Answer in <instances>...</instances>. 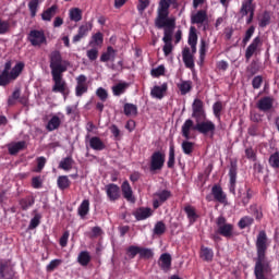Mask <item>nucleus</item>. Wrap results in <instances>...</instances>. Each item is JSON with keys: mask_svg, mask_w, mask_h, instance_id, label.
<instances>
[{"mask_svg": "<svg viewBox=\"0 0 279 279\" xmlns=\"http://www.w3.org/2000/svg\"><path fill=\"white\" fill-rule=\"evenodd\" d=\"M216 131L217 125L208 119L206 109L204 108V101L199 98L194 99L192 104V119H186L181 126L183 138H185V141H191V138H193L191 132H198V134H202L203 136L215 138Z\"/></svg>", "mask_w": 279, "mask_h": 279, "instance_id": "obj_1", "label": "nucleus"}, {"mask_svg": "<svg viewBox=\"0 0 279 279\" xmlns=\"http://www.w3.org/2000/svg\"><path fill=\"white\" fill-rule=\"evenodd\" d=\"M255 247V279H272L274 277L271 276V274L274 272V268L271 267V259L267 257V250L269 248V238H267V233L265 231H259V233L257 234Z\"/></svg>", "mask_w": 279, "mask_h": 279, "instance_id": "obj_2", "label": "nucleus"}, {"mask_svg": "<svg viewBox=\"0 0 279 279\" xmlns=\"http://www.w3.org/2000/svg\"><path fill=\"white\" fill-rule=\"evenodd\" d=\"M50 70L52 75V81L54 85L52 86V93H60L66 97V81L62 78V74L66 73L71 62L69 60L62 59V52L60 50H53L49 54Z\"/></svg>", "mask_w": 279, "mask_h": 279, "instance_id": "obj_3", "label": "nucleus"}, {"mask_svg": "<svg viewBox=\"0 0 279 279\" xmlns=\"http://www.w3.org/2000/svg\"><path fill=\"white\" fill-rule=\"evenodd\" d=\"M25 69V63L19 62L12 68V61H7L4 63V69L0 74V85L10 84L11 80H17L19 75L23 73V70Z\"/></svg>", "mask_w": 279, "mask_h": 279, "instance_id": "obj_4", "label": "nucleus"}, {"mask_svg": "<svg viewBox=\"0 0 279 279\" xmlns=\"http://www.w3.org/2000/svg\"><path fill=\"white\" fill-rule=\"evenodd\" d=\"M171 5L175 9L178 8V1L171 0H160L159 7L157 10V17L155 19V23H167L168 21H175L173 17H169V8Z\"/></svg>", "mask_w": 279, "mask_h": 279, "instance_id": "obj_5", "label": "nucleus"}, {"mask_svg": "<svg viewBox=\"0 0 279 279\" xmlns=\"http://www.w3.org/2000/svg\"><path fill=\"white\" fill-rule=\"evenodd\" d=\"M216 234H220V236H225V239H232V236H234V225L229 223L226 217L219 216L216 219Z\"/></svg>", "mask_w": 279, "mask_h": 279, "instance_id": "obj_6", "label": "nucleus"}, {"mask_svg": "<svg viewBox=\"0 0 279 279\" xmlns=\"http://www.w3.org/2000/svg\"><path fill=\"white\" fill-rule=\"evenodd\" d=\"M167 160V155L160 150H156L151 154L149 160V171L151 173H158L165 169V162Z\"/></svg>", "mask_w": 279, "mask_h": 279, "instance_id": "obj_7", "label": "nucleus"}, {"mask_svg": "<svg viewBox=\"0 0 279 279\" xmlns=\"http://www.w3.org/2000/svg\"><path fill=\"white\" fill-rule=\"evenodd\" d=\"M157 29H163L162 41L169 44L173 40V31L175 29V20H168L167 22L155 23Z\"/></svg>", "mask_w": 279, "mask_h": 279, "instance_id": "obj_8", "label": "nucleus"}, {"mask_svg": "<svg viewBox=\"0 0 279 279\" xmlns=\"http://www.w3.org/2000/svg\"><path fill=\"white\" fill-rule=\"evenodd\" d=\"M27 39L33 47H40L41 45L47 44V37L45 36L44 31H38V29L31 31Z\"/></svg>", "mask_w": 279, "mask_h": 279, "instance_id": "obj_9", "label": "nucleus"}, {"mask_svg": "<svg viewBox=\"0 0 279 279\" xmlns=\"http://www.w3.org/2000/svg\"><path fill=\"white\" fill-rule=\"evenodd\" d=\"M88 77L84 74H80L76 77V87H75V95L76 97H82L85 93H88V84L86 83Z\"/></svg>", "mask_w": 279, "mask_h": 279, "instance_id": "obj_10", "label": "nucleus"}, {"mask_svg": "<svg viewBox=\"0 0 279 279\" xmlns=\"http://www.w3.org/2000/svg\"><path fill=\"white\" fill-rule=\"evenodd\" d=\"M105 191L109 202H117L121 197V189L114 183L107 184Z\"/></svg>", "mask_w": 279, "mask_h": 279, "instance_id": "obj_11", "label": "nucleus"}, {"mask_svg": "<svg viewBox=\"0 0 279 279\" xmlns=\"http://www.w3.org/2000/svg\"><path fill=\"white\" fill-rule=\"evenodd\" d=\"M171 197V191L168 190H162L161 192H157L154 194V199H153V207L155 209L160 208L161 204H165L167 199Z\"/></svg>", "mask_w": 279, "mask_h": 279, "instance_id": "obj_12", "label": "nucleus"}, {"mask_svg": "<svg viewBox=\"0 0 279 279\" xmlns=\"http://www.w3.org/2000/svg\"><path fill=\"white\" fill-rule=\"evenodd\" d=\"M238 165L236 161L232 160L230 162V168H229V178H230V185H229V191L230 193H234L236 191V173H238Z\"/></svg>", "mask_w": 279, "mask_h": 279, "instance_id": "obj_13", "label": "nucleus"}, {"mask_svg": "<svg viewBox=\"0 0 279 279\" xmlns=\"http://www.w3.org/2000/svg\"><path fill=\"white\" fill-rule=\"evenodd\" d=\"M211 195L215 202H218L219 204H226V202L228 201V196L226 195L223 189L219 184H215L211 187Z\"/></svg>", "mask_w": 279, "mask_h": 279, "instance_id": "obj_14", "label": "nucleus"}, {"mask_svg": "<svg viewBox=\"0 0 279 279\" xmlns=\"http://www.w3.org/2000/svg\"><path fill=\"white\" fill-rule=\"evenodd\" d=\"M256 106L260 112H269L274 108V98L271 96L262 97Z\"/></svg>", "mask_w": 279, "mask_h": 279, "instance_id": "obj_15", "label": "nucleus"}, {"mask_svg": "<svg viewBox=\"0 0 279 279\" xmlns=\"http://www.w3.org/2000/svg\"><path fill=\"white\" fill-rule=\"evenodd\" d=\"M260 45H263V40L260 39V37L259 36L255 37L253 39V41L250 44V46L246 48L245 59L252 60V56H254V53H256V51L258 50V47H260Z\"/></svg>", "mask_w": 279, "mask_h": 279, "instance_id": "obj_16", "label": "nucleus"}, {"mask_svg": "<svg viewBox=\"0 0 279 279\" xmlns=\"http://www.w3.org/2000/svg\"><path fill=\"white\" fill-rule=\"evenodd\" d=\"M206 21H208V13L206 10H198L191 16L192 25H204Z\"/></svg>", "mask_w": 279, "mask_h": 279, "instance_id": "obj_17", "label": "nucleus"}, {"mask_svg": "<svg viewBox=\"0 0 279 279\" xmlns=\"http://www.w3.org/2000/svg\"><path fill=\"white\" fill-rule=\"evenodd\" d=\"M183 62L186 69H195V59L191 53V48L185 47L182 51Z\"/></svg>", "mask_w": 279, "mask_h": 279, "instance_id": "obj_18", "label": "nucleus"}, {"mask_svg": "<svg viewBox=\"0 0 279 279\" xmlns=\"http://www.w3.org/2000/svg\"><path fill=\"white\" fill-rule=\"evenodd\" d=\"M133 217H135L136 221H145V219L151 217V208L140 207L133 211Z\"/></svg>", "mask_w": 279, "mask_h": 279, "instance_id": "obj_19", "label": "nucleus"}, {"mask_svg": "<svg viewBox=\"0 0 279 279\" xmlns=\"http://www.w3.org/2000/svg\"><path fill=\"white\" fill-rule=\"evenodd\" d=\"M121 189L124 199L134 204V202H136V198H134V192L132 191V185H130V182L124 181L121 185Z\"/></svg>", "mask_w": 279, "mask_h": 279, "instance_id": "obj_20", "label": "nucleus"}, {"mask_svg": "<svg viewBox=\"0 0 279 279\" xmlns=\"http://www.w3.org/2000/svg\"><path fill=\"white\" fill-rule=\"evenodd\" d=\"M168 88L167 83H163L161 86L155 85L150 90V96L154 97V99H162Z\"/></svg>", "mask_w": 279, "mask_h": 279, "instance_id": "obj_21", "label": "nucleus"}, {"mask_svg": "<svg viewBox=\"0 0 279 279\" xmlns=\"http://www.w3.org/2000/svg\"><path fill=\"white\" fill-rule=\"evenodd\" d=\"M171 260H172L171 254L169 253L161 254L158 260V265L160 269H162V271H169V269H171Z\"/></svg>", "mask_w": 279, "mask_h": 279, "instance_id": "obj_22", "label": "nucleus"}, {"mask_svg": "<svg viewBox=\"0 0 279 279\" xmlns=\"http://www.w3.org/2000/svg\"><path fill=\"white\" fill-rule=\"evenodd\" d=\"M184 213L189 219L190 226H193L197 219H199V215H197V210L192 205H186L184 207Z\"/></svg>", "mask_w": 279, "mask_h": 279, "instance_id": "obj_23", "label": "nucleus"}, {"mask_svg": "<svg viewBox=\"0 0 279 279\" xmlns=\"http://www.w3.org/2000/svg\"><path fill=\"white\" fill-rule=\"evenodd\" d=\"M14 278V270L8 263H0V279Z\"/></svg>", "mask_w": 279, "mask_h": 279, "instance_id": "obj_24", "label": "nucleus"}, {"mask_svg": "<svg viewBox=\"0 0 279 279\" xmlns=\"http://www.w3.org/2000/svg\"><path fill=\"white\" fill-rule=\"evenodd\" d=\"M117 58V50L112 46L107 47V51L100 56V62H114Z\"/></svg>", "mask_w": 279, "mask_h": 279, "instance_id": "obj_25", "label": "nucleus"}, {"mask_svg": "<svg viewBox=\"0 0 279 279\" xmlns=\"http://www.w3.org/2000/svg\"><path fill=\"white\" fill-rule=\"evenodd\" d=\"M199 257L202 260H205V263H213V258H215V252L213 248L203 245L201 246Z\"/></svg>", "mask_w": 279, "mask_h": 279, "instance_id": "obj_26", "label": "nucleus"}, {"mask_svg": "<svg viewBox=\"0 0 279 279\" xmlns=\"http://www.w3.org/2000/svg\"><path fill=\"white\" fill-rule=\"evenodd\" d=\"M89 147L94 149V151H104V149H106V144L104 143V141H101L100 137L93 136L89 140Z\"/></svg>", "mask_w": 279, "mask_h": 279, "instance_id": "obj_27", "label": "nucleus"}, {"mask_svg": "<svg viewBox=\"0 0 279 279\" xmlns=\"http://www.w3.org/2000/svg\"><path fill=\"white\" fill-rule=\"evenodd\" d=\"M27 148V142L26 141H20L9 146V154L11 156H16L19 151H23V149Z\"/></svg>", "mask_w": 279, "mask_h": 279, "instance_id": "obj_28", "label": "nucleus"}, {"mask_svg": "<svg viewBox=\"0 0 279 279\" xmlns=\"http://www.w3.org/2000/svg\"><path fill=\"white\" fill-rule=\"evenodd\" d=\"M60 125H62V120H60V117L52 116L46 124V130L47 132H54V130H59Z\"/></svg>", "mask_w": 279, "mask_h": 279, "instance_id": "obj_29", "label": "nucleus"}, {"mask_svg": "<svg viewBox=\"0 0 279 279\" xmlns=\"http://www.w3.org/2000/svg\"><path fill=\"white\" fill-rule=\"evenodd\" d=\"M254 12H256V7H248L246 9L241 8L240 9V14L242 16V19L244 16H247L246 19V25H251V23L254 21Z\"/></svg>", "mask_w": 279, "mask_h": 279, "instance_id": "obj_30", "label": "nucleus"}, {"mask_svg": "<svg viewBox=\"0 0 279 279\" xmlns=\"http://www.w3.org/2000/svg\"><path fill=\"white\" fill-rule=\"evenodd\" d=\"M128 88H130V84L129 83H118L116 85H113L111 87V90L114 95V97H121V95L125 94V90H128Z\"/></svg>", "mask_w": 279, "mask_h": 279, "instance_id": "obj_31", "label": "nucleus"}, {"mask_svg": "<svg viewBox=\"0 0 279 279\" xmlns=\"http://www.w3.org/2000/svg\"><path fill=\"white\" fill-rule=\"evenodd\" d=\"M73 165H75V160H73V157L68 156L60 161L59 169H62L63 171H71V169H73Z\"/></svg>", "mask_w": 279, "mask_h": 279, "instance_id": "obj_32", "label": "nucleus"}, {"mask_svg": "<svg viewBox=\"0 0 279 279\" xmlns=\"http://www.w3.org/2000/svg\"><path fill=\"white\" fill-rule=\"evenodd\" d=\"M252 197H254V190H252L251 187H246L244 193H240L242 206H247Z\"/></svg>", "mask_w": 279, "mask_h": 279, "instance_id": "obj_33", "label": "nucleus"}, {"mask_svg": "<svg viewBox=\"0 0 279 279\" xmlns=\"http://www.w3.org/2000/svg\"><path fill=\"white\" fill-rule=\"evenodd\" d=\"M80 217L84 219L88 213H90V201L84 199L77 208Z\"/></svg>", "mask_w": 279, "mask_h": 279, "instance_id": "obj_34", "label": "nucleus"}, {"mask_svg": "<svg viewBox=\"0 0 279 279\" xmlns=\"http://www.w3.org/2000/svg\"><path fill=\"white\" fill-rule=\"evenodd\" d=\"M34 204H36V198L34 196H26L20 199L22 210H29Z\"/></svg>", "mask_w": 279, "mask_h": 279, "instance_id": "obj_35", "label": "nucleus"}, {"mask_svg": "<svg viewBox=\"0 0 279 279\" xmlns=\"http://www.w3.org/2000/svg\"><path fill=\"white\" fill-rule=\"evenodd\" d=\"M57 185L60 191H66V189L71 187V180H69L68 175H60L57 179Z\"/></svg>", "mask_w": 279, "mask_h": 279, "instance_id": "obj_36", "label": "nucleus"}, {"mask_svg": "<svg viewBox=\"0 0 279 279\" xmlns=\"http://www.w3.org/2000/svg\"><path fill=\"white\" fill-rule=\"evenodd\" d=\"M177 86H178L181 95H189V93H191V90H193V82H191V81H182Z\"/></svg>", "mask_w": 279, "mask_h": 279, "instance_id": "obj_37", "label": "nucleus"}, {"mask_svg": "<svg viewBox=\"0 0 279 279\" xmlns=\"http://www.w3.org/2000/svg\"><path fill=\"white\" fill-rule=\"evenodd\" d=\"M58 12V5L53 4L41 13L43 21H51L54 14Z\"/></svg>", "mask_w": 279, "mask_h": 279, "instance_id": "obj_38", "label": "nucleus"}, {"mask_svg": "<svg viewBox=\"0 0 279 279\" xmlns=\"http://www.w3.org/2000/svg\"><path fill=\"white\" fill-rule=\"evenodd\" d=\"M140 258L142 260H151L154 258V250L140 246Z\"/></svg>", "mask_w": 279, "mask_h": 279, "instance_id": "obj_39", "label": "nucleus"}, {"mask_svg": "<svg viewBox=\"0 0 279 279\" xmlns=\"http://www.w3.org/2000/svg\"><path fill=\"white\" fill-rule=\"evenodd\" d=\"M181 147L185 156H191L193 154V150L195 149V143L189 142V140H185L182 142Z\"/></svg>", "mask_w": 279, "mask_h": 279, "instance_id": "obj_40", "label": "nucleus"}, {"mask_svg": "<svg viewBox=\"0 0 279 279\" xmlns=\"http://www.w3.org/2000/svg\"><path fill=\"white\" fill-rule=\"evenodd\" d=\"M77 263H80L82 267H87L88 263H90V253H88V251H82L77 256Z\"/></svg>", "mask_w": 279, "mask_h": 279, "instance_id": "obj_41", "label": "nucleus"}, {"mask_svg": "<svg viewBox=\"0 0 279 279\" xmlns=\"http://www.w3.org/2000/svg\"><path fill=\"white\" fill-rule=\"evenodd\" d=\"M124 114L125 117H132V114L136 117L138 114V107L130 102L124 104Z\"/></svg>", "mask_w": 279, "mask_h": 279, "instance_id": "obj_42", "label": "nucleus"}, {"mask_svg": "<svg viewBox=\"0 0 279 279\" xmlns=\"http://www.w3.org/2000/svg\"><path fill=\"white\" fill-rule=\"evenodd\" d=\"M153 232L156 236H162L167 232V225L163 221H157L153 229Z\"/></svg>", "mask_w": 279, "mask_h": 279, "instance_id": "obj_43", "label": "nucleus"}, {"mask_svg": "<svg viewBox=\"0 0 279 279\" xmlns=\"http://www.w3.org/2000/svg\"><path fill=\"white\" fill-rule=\"evenodd\" d=\"M69 16H70V21H73L74 23H80V21H82V9L80 8L71 9Z\"/></svg>", "mask_w": 279, "mask_h": 279, "instance_id": "obj_44", "label": "nucleus"}, {"mask_svg": "<svg viewBox=\"0 0 279 279\" xmlns=\"http://www.w3.org/2000/svg\"><path fill=\"white\" fill-rule=\"evenodd\" d=\"M252 223H254V218L250 216H245L240 219V221L238 222V226L240 230H245V228H250Z\"/></svg>", "mask_w": 279, "mask_h": 279, "instance_id": "obj_45", "label": "nucleus"}, {"mask_svg": "<svg viewBox=\"0 0 279 279\" xmlns=\"http://www.w3.org/2000/svg\"><path fill=\"white\" fill-rule=\"evenodd\" d=\"M223 111V102L221 101H216L213 105V112L216 119H218V121H221V112Z\"/></svg>", "mask_w": 279, "mask_h": 279, "instance_id": "obj_46", "label": "nucleus"}, {"mask_svg": "<svg viewBox=\"0 0 279 279\" xmlns=\"http://www.w3.org/2000/svg\"><path fill=\"white\" fill-rule=\"evenodd\" d=\"M167 167L168 169H173L175 167V148L173 146H170V149H169Z\"/></svg>", "mask_w": 279, "mask_h": 279, "instance_id": "obj_47", "label": "nucleus"}, {"mask_svg": "<svg viewBox=\"0 0 279 279\" xmlns=\"http://www.w3.org/2000/svg\"><path fill=\"white\" fill-rule=\"evenodd\" d=\"M268 165L272 169H279V151H275L274 154L270 155L268 159Z\"/></svg>", "mask_w": 279, "mask_h": 279, "instance_id": "obj_48", "label": "nucleus"}, {"mask_svg": "<svg viewBox=\"0 0 279 279\" xmlns=\"http://www.w3.org/2000/svg\"><path fill=\"white\" fill-rule=\"evenodd\" d=\"M187 43L189 45H197V28L195 26L190 27Z\"/></svg>", "mask_w": 279, "mask_h": 279, "instance_id": "obj_49", "label": "nucleus"}, {"mask_svg": "<svg viewBox=\"0 0 279 279\" xmlns=\"http://www.w3.org/2000/svg\"><path fill=\"white\" fill-rule=\"evenodd\" d=\"M93 29V23L87 22L83 25H81L78 27V34H81V36H84L86 38V36H88V33Z\"/></svg>", "mask_w": 279, "mask_h": 279, "instance_id": "obj_50", "label": "nucleus"}, {"mask_svg": "<svg viewBox=\"0 0 279 279\" xmlns=\"http://www.w3.org/2000/svg\"><path fill=\"white\" fill-rule=\"evenodd\" d=\"M39 1L38 0H31L28 2V10L31 12V16L32 19L36 17V14L38 12V5H39Z\"/></svg>", "mask_w": 279, "mask_h": 279, "instance_id": "obj_51", "label": "nucleus"}, {"mask_svg": "<svg viewBox=\"0 0 279 279\" xmlns=\"http://www.w3.org/2000/svg\"><path fill=\"white\" fill-rule=\"evenodd\" d=\"M89 45H97L98 47L104 45V34L101 32L94 34Z\"/></svg>", "mask_w": 279, "mask_h": 279, "instance_id": "obj_52", "label": "nucleus"}, {"mask_svg": "<svg viewBox=\"0 0 279 279\" xmlns=\"http://www.w3.org/2000/svg\"><path fill=\"white\" fill-rule=\"evenodd\" d=\"M269 23H271V15L269 14V12L265 11L259 19V27H267Z\"/></svg>", "mask_w": 279, "mask_h": 279, "instance_id": "obj_53", "label": "nucleus"}, {"mask_svg": "<svg viewBox=\"0 0 279 279\" xmlns=\"http://www.w3.org/2000/svg\"><path fill=\"white\" fill-rule=\"evenodd\" d=\"M246 73L248 77H254L258 73V64L255 61H252L251 64L246 68Z\"/></svg>", "mask_w": 279, "mask_h": 279, "instance_id": "obj_54", "label": "nucleus"}, {"mask_svg": "<svg viewBox=\"0 0 279 279\" xmlns=\"http://www.w3.org/2000/svg\"><path fill=\"white\" fill-rule=\"evenodd\" d=\"M208 50V44H206V40H201V47H199V60L201 62H204L206 59V51Z\"/></svg>", "mask_w": 279, "mask_h": 279, "instance_id": "obj_55", "label": "nucleus"}, {"mask_svg": "<svg viewBox=\"0 0 279 279\" xmlns=\"http://www.w3.org/2000/svg\"><path fill=\"white\" fill-rule=\"evenodd\" d=\"M96 97L100 99V101H108V90L104 87H98L96 90Z\"/></svg>", "mask_w": 279, "mask_h": 279, "instance_id": "obj_56", "label": "nucleus"}, {"mask_svg": "<svg viewBox=\"0 0 279 279\" xmlns=\"http://www.w3.org/2000/svg\"><path fill=\"white\" fill-rule=\"evenodd\" d=\"M140 250L141 246H136V245H131L128 247L126 250V254L129 256V258H136V255H140Z\"/></svg>", "mask_w": 279, "mask_h": 279, "instance_id": "obj_57", "label": "nucleus"}, {"mask_svg": "<svg viewBox=\"0 0 279 279\" xmlns=\"http://www.w3.org/2000/svg\"><path fill=\"white\" fill-rule=\"evenodd\" d=\"M60 265H62V259H52L46 267V270L51 272V271H56V269H58V267H60Z\"/></svg>", "mask_w": 279, "mask_h": 279, "instance_id": "obj_58", "label": "nucleus"}, {"mask_svg": "<svg viewBox=\"0 0 279 279\" xmlns=\"http://www.w3.org/2000/svg\"><path fill=\"white\" fill-rule=\"evenodd\" d=\"M86 56L90 62H95L99 58V50L97 48H92L87 50Z\"/></svg>", "mask_w": 279, "mask_h": 279, "instance_id": "obj_59", "label": "nucleus"}, {"mask_svg": "<svg viewBox=\"0 0 279 279\" xmlns=\"http://www.w3.org/2000/svg\"><path fill=\"white\" fill-rule=\"evenodd\" d=\"M40 214L35 215L29 222L28 229L35 230V228H38L40 226Z\"/></svg>", "mask_w": 279, "mask_h": 279, "instance_id": "obj_60", "label": "nucleus"}, {"mask_svg": "<svg viewBox=\"0 0 279 279\" xmlns=\"http://www.w3.org/2000/svg\"><path fill=\"white\" fill-rule=\"evenodd\" d=\"M254 32H256V27H254L253 25L247 28V31L245 32V36L242 40L244 45H247L248 40L252 39V36H254Z\"/></svg>", "mask_w": 279, "mask_h": 279, "instance_id": "obj_61", "label": "nucleus"}, {"mask_svg": "<svg viewBox=\"0 0 279 279\" xmlns=\"http://www.w3.org/2000/svg\"><path fill=\"white\" fill-rule=\"evenodd\" d=\"M147 8H149V0H138L137 12H140V14H143Z\"/></svg>", "mask_w": 279, "mask_h": 279, "instance_id": "obj_62", "label": "nucleus"}, {"mask_svg": "<svg viewBox=\"0 0 279 279\" xmlns=\"http://www.w3.org/2000/svg\"><path fill=\"white\" fill-rule=\"evenodd\" d=\"M10 32V22L0 17V35L8 34Z\"/></svg>", "mask_w": 279, "mask_h": 279, "instance_id": "obj_63", "label": "nucleus"}, {"mask_svg": "<svg viewBox=\"0 0 279 279\" xmlns=\"http://www.w3.org/2000/svg\"><path fill=\"white\" fill-rule=\"evenodd\" d=\"M153 77H160V75H165V65H159L156 69L151 70Z\"/></svg>", "mask_w": 279, "mask_h": 279, "instance_id": "obj_64", "label": "nucleus"}]
</instances>
